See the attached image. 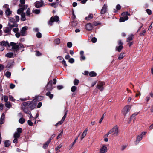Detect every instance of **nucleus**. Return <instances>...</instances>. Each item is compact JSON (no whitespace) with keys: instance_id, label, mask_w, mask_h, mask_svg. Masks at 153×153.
Returning a JSON list of instances; mask_svg holds the SVG:
<instances>
[{"instance_id":"f257e3e1","label":"nucleus","mask_w":153,"mask_h":153,"mask_svg":"<svg viewBox=\"0 0 153 153\" xmlns=\"http://www.w3.org/2000/svg\"><path fill=\"white\" fill-rule=\"evenodd\" d=\"M19 18L18 16H15V19L12 17L9 18L8 26L9 27H6L3 28L4 33L5 34L4 35L10 34L11 29L13 27L17 26L18 25L16 23L19 21Z\"/></svg>"},{"instance_id":"f03ea898","label":"nucleus","mask_w":153,"mask_h":153,"mask_svg":"<svg viewBox=\"0 0 153 153\" xmlns=\"http://www.w3.org/2000/svg\"><path fill=\"white\" fill-rule=\"evenodd\" d=\"M10 45L12 47L11 48L14 52H17L19 49L24 48V46L21 43L11 42L10 43Z\"/></svg>"},{"instance_id":"7ed1b4c3","label":"nucleus","mask_w":153,"mask_h":153,"mask_svg":"<svg viewBox=\"0 0 153 153\" xmlns=\"http://www.w3.org/2000/svg\"><path fill=\"white\" fill-rule=\"evenodd\" d=\"M22 130L20 128H18L17 129V131L15 132L13 134V138H14L13 141V142L16 143L18 142V139L20 136V134L22 132Z\"/></svg>"},{"instance_id":"20e7f679","label":"nucleus","mask_w":153,"mask_h":153,"mask_svg":"<svg viewBox=\"0 0 153 153\" xmlns=\"http://www.w3.org/2000/svg\"><path fill=\"white\" fill-rule=\"evenodd\" d=\"M109 133L111 134L113 133L112 135V137L117 136L119 133L118 128L117 126L116 125L114 127L109 131Z\"/></svg>"},{"instance_id":"39448f33","label":"nucleus","mask_w":153,"mask_h":153,"mask_svg":"<svg viewBox=\"0 0 153 153\" xmlns=\"http://www.w3.org/2000/svg\"><path fill=\"white\" fill-rule=\"evenodd\" d=\"M23 105V106H27L28 108H30L31 110H32L35 108L36 104L33 102L27 101L24 102Z\"/></svg>"},{"instance_id":"423d86ee","label":"nucleus","mask_w":153,"mask_h":153,"mask_svg":"<svg viewBox=\"0 0 153 153\" xmlns=\"http://www.w3.org/2000/svg\"><path fill=\"white\" fill-rule=\"evenodd\" d=\"M146 134V132H143L140 135H138L137 137L136 140L135 142V144H137L142 140V139L144 137V136Z\"/></svg>"},{"instance_id":"0eeeda50","label":"nucleus","mask_w":153,"mask_h":153,"mask_svg":"<svg viewBox=\"0 0 153 153\" xmlns=\"http://www.w3.org/2000/svg\"><path fill=\"white\" fill-rule=\"evenodd\" d=\"M104 85L105 83L104 82L102 81L98 82L97 85V88L100 90L101 91H102L104 89L103 85Z\"/></svg>"},{"instance_id":"6e6552de","label":"nucleus","mask_w":153,"mask_h":153,"mask_svg":"<svg viewBox=\"0 0 153 153\" xmlns=\"http://www.w3.org/2000/svg\"><path fill=\"white\" fill-rule=\"evenodd\" d=\"M131 107L130 106L128 105L125 106L123 109L122 111V114L124 115H126L128 112L129 111Z\"/></svg>"},{"instance_id":"1a4fd4ad","label":"nucleus","mask_w":153,"mask_h":153,"mask_svg":"<svg viewBox=\"0 0 153 153\" xmlns=\"http://www.w3.org/2000/svg\"><path fill=\"white\" fill-rule=\"evenodd\" d=\"M28 29V27L27 26L23 27L21 29L20 33L21 35L22 36H26L27 33L26 30Z\"/></svg>"},{"instance_id":"9d476101","label":"nucleus","mask_w":153,"mask_h":153,"mask_svg":"<svg viewBox=\"0 0 153 153\" xmlns=\"http://www.w3.org/2000/svg\"><path fill=\"white\" fill-rule=\"evenodd\" d=\"M67 112H68V111L67 110L65 111V114H64V115L63 116V117L62 118V119H61V120L59 122H58L55 125V126H57L59 124L60 125H61V124H62L63 123V121H64L65 119V118H66V115H67Z\"/></svg>"},{"instance_id":"9b49d317","label":"nucleus","mask_w":153,"mask_h":153,"mask_svg":"<svg viewBox=\"0 0 153 153\" xmlns=\"http://www.w3.org/2000/svg\"><path fill=\"white\" fill-rule=\"evenodd\" d=\"M107 5L105 4L102 7L100 13L101 14H103L106 13L107 11Z\"/></svg>"},{"instance_id":"f8f14e48","label":"nucleus","mask_w":153,"mask_h":153,"mask_svg":"<svg viewBox=\"0 0 153 153\" xmlns=\"http://www.w3.org/2000/svg\"><path fill=\"white\" fill-rule=\"evenodd\" d=\"M53 88V87L52 81L50 80L46 86V89L48 91L52 90Z\"/></svg>"},{"instance_id":"ddd939ff","label":"nucleus","mask_w":153,"mask_h":153,"mask_svg":"<svg viewBox=\"0 0 153 153\" xmlns=\"http://www.w3.org/2000/svg\"><path fill=\"white\" fill-rule=\"evenodd\" d=\"M43 2L42 1H36L35 3V6L36 7L39 8L42 7L43 5Z\"/></svg>"},{"instance_id":"4468645a","label":"nucleus","mask_w":153,"mask_h":153,"mask_svg":"<svg viewBox=\"0 0 153 153\" xmlns=\"http://www.w3.org/2000/svg\"><path fill=\"white\" fill-rule=\"evenodd\" d=\"M101 153H106L107 151V147L105 145H103L100 149Z\"/></svg>"},{"instance_id":"2eb2a0df","label":"nucleus","mask_w":153,"mask_h":153,"mask_svg":"<svg viewBox=\"0 0 153 153\" xmlns=\"http://www.w3.org/2000/svg\"><path fill=\"white\" fill-rule=\"evenodd\" d=\"M122 16L125 18V19L128 20V17L127 16L128 15H130V14L128 12H125L122 13Z\"/></svg>"},{"instance_id":"dca6fc26","label":"nucleus","mask_w":153,"mask_h":153,"mask_svg":"<svg viewBox=\"0 0 153 153\" xmlns=\"http://www.w3.org/2000/svg\"><path fill=\"white\" fill-rule=\"evenodd\" d=\"M88 128L85 129L83 131L81 137V139L82 140L86 136L87 134Z\"/></svg>"},{"instance_id":"f3484780","label":"nucleus","mask_w":153,"mask_h":153,"mask_svg":"<svg viewBox=\"0 0 153 153\" xmlns=\"http://www.w3.org/2000/svg\"><path fill=\"white\" fill-rule=\"evenodd\" d=\"M93 26L91 23H88L85 25V28L88 30H91L93 28Z\"/></svg>"},{"instance_id":"a211bd4d","label":"nucleus","mask_w":153,"mask_h":153,"mask_svg":"<svg viewBox=\"0 0 153 153\" xmlns=\"http://www.w3.org/2000/svg\"><path fill=\"white\" fill-rule=\"evenodd\" d=\"M0 45L4 46H7L8 47H9L10 45L7 41H2L0 42Z\"/></svg>"},{"instance_id":"6ab92c4d","label":"nucleus","mask_w":153,"mask_h":153,"mask_svg":"<svg viewBox=\"0 0 153 153\" xmlns=\"http://www.w3.org/2000/svg\"><path fill=\"white\" fill-rule=\"evenodd\" d=\"M5 118V115L4 113H3L1 116L0 119V124H2L4 123Z\"/></svg>"},{"instance_id":"aec40b11","label":"nucleus","mask_w":153,"mask_h":153,"mask_svg":"<svg viewBox=\"0 0 153 153\" xmlns=\"http://www.w3.org/2000/svg\"><path fill=\"white\" fill-rule=\"evenodd\" d=\"M78 137H77L74 140V141L72 143V144L69 146V149H70L76 143V140H77Z\"/></svg>"},{"instance_id":"412c9836","label":"nucleus","mask_w":153,"mask_h":153,"mask_svg":"<svg viewBox=\"0 0 153 153\" xmlns=\"http://www.w3.org/2000/svg\"><path fill=\"white\" fill-rule=\"evenodd\" d=\"M123 48V46L122 45H119L118 46H116V48L117 50L120 52Z\"/></svg>"},{"instance_id":"4be33fe9","label":"nucleus","mask_w":153,"mask_h":153,"mask_svg":"<svg viewBox=\"0 0 153 153\" xmlns=\"http://www.w3.org/2000/svg\"><path fill=\"white\" fill-rule=\"evenodd\" d=\"M13 53L10 52L7 53L5 55V56L7 57L11 58L13 57Z\"/></svg>"},{"instance_id":"5701e85b","label":"nucleus","mask_w":153,"mask_h":153,"mask_svg":"<svg viewBox=\"0 0 153 153\" xmlns=\"http://www.w3.org/2000/svg\"><path fill=\"white\" fill-rule=\"evenodd\" d=\"M50 142V140H48L43 145V147L44 149H46L48 146V144Z\"/></svg>"},{"instance_id":"b1692460","label":"nucleus","mask_w":153,"mask_h":153,"mask_svg":"<svg viewBox=\"0 0 153 153\" xmlns=\"http://www.w3.org/2000/svg\"><path fill=\"white\" fill-rule=\"evenodd\" d=\"M54 22V18L53 17H51V18L50 20L48 22V24L51 26L52 25L53 23Z\"/></svg>"},{"instance_id":"393cba45","label":"nucleus","mask_w":153,"mask_h":153,"mask_svg":"<svg viewBox=\"0 0 153 153\" xmlns=\"http://www.w3.org/2000/svg\"><path fill=\"white\" fill-rule=\"evenodd\" d=\"M54 22V18L53 17H51V18L50 20L48 22V24L51 26L52 25L53 23Z\"/></svg>"},{"instance_id":"a878e982","label":"nucleus","mask_w":153,"mask_h":153,"mask_svg":"<svg viewBox=\"0 0 153 153\" xmlns=\"http://www.w3.org/2000/svg\"><path fill=\"white\" fill-rule=\"evenodd\" d=\"M134 37V36L133 34H131L129 35L128 37L127 38V41L129 42L132 40Z\"/></svg>"},{"instance_id":"bb28decb","label":"nucleus","mask_w":153,"mask_h":153,"mask_svg":"<svg viewBox=\"0 0 153 153\" xmlns=\"http://www.w3.org/2000/svg\"><path fill=\"white\" fill-rule=\"evenodd\" d=\"M27 108H28L27 106H23H23H22V108L23 109L24 111L26 113H28L29 112L28 111L27 109Z\"/></svg>"},{"instance_id":"cd10ccee","label":"nucleus","mask_w":153,"mask_h":153,"mask_svg":"<svg viewBox=\"0 0 153 153\" xmlns=\"http://www.w3.org/2000/svg\"><path fill=\"white\" fill-rule=\"evenodd\" d=\"M90 76L91 77L95 76L97 75V74L94 71H91L89 73Z\"/></svg>"},{"instance_id":"c85d7f7f","label":"nucleus","mask_w":153,"mask_h":153,"mask_svg":"<svg viewBox=\"0 0 153 153\" xmlns=\"http://www.w3.org/2000/svg\"><path fill=\"white\" fill-rule=\"evenodd\" d=\"M11 13V11L10 10L9 8H7L5 11L6 14L7 16L10 15Z\"/></svg>"},{"instance_id":"c756f323","label":"nucleus","mask_w":153,"mask_h":153,"mask_svg":"<svg viewBox=\"0 0 153 153\" xmlns=\"http://www.w3.org/2000/svg\"><path fill=\"white\" fill-rule=\"evenodd\" d=\"M10 144V143L9 140H6L4 142V146L6 147H8L9 146Z\"/></svg>"},{"instance_id":"7c9ffc66","label":"nucleus","mask_w":153,"mask_h":153,"mask_svg":"<svg viewBox=\"0 0 153 153\" xmlns=\"http://www.w3.org/2000/svg\"><path fill=\"white\" fill-rule=\"evenodd\" d=\"M125 53H121L120 55L118 58V60H120L122 59L125 56H124Z\"/></svg>"},{"instance_id":"2f4dec72","label":"nucleus","mask_w":153,"mask_h":153,"mask_svg":"<svg viewBox=\"0 0 153 153\" xmlns=\"http://www.w3.org/2000/svg\"><path fill=\"white\" fill-rule=\"evenodd\" d=\"M21 19L23 21H24L26 20L25 17V14L24 13H22L21 14Z\"/></svg>"},{"instance_id":"473e14b6","label":"nucleus","mask_w":153,"mask_h":153,"mask_svg":"<svg viewBox=\"0 0 153 153\" xmlns=\"http://www.w3.org/2000/svg\"><path fill=\"white\" fill-rule=\"evenodd\" d=\"M93 17V16L92 14H90L88 17H86L85 18V19L86 20H88L92 19Z\"/></svg>"},{"instance_id":"72a5a7b5","label":"nucleus","mask_w":153,"mask_h":153,"mask_svg":"<svg viewBox=\"0 0 153 153\" xmlns=\"http://www.w3.org/2000/svg\"><path fill=\"white\" fill-rule=\"evenodd\" d=\"M24 9L23 7L20 8L18 9L17 10V13L18 14H20L22 13V12L24 11Z\"/></svg>"},{"instance_id":"f704fd0d","label":"nucleus","mask_w":153,"mask_h":153,"mask_svg":"<svg viewBox=\"0 0 153 153\" xmlns=\"http://www.w3.org/2000/svg\"><path fill=\"white\" fill-rule=\"evenodd\" d=\"M11 73L10 72L7 71L5 74V75L8 78H10V77Z\"/></svg>"},{"instance_id":"c9c22d12","label":"nucleus","mask_w":153,"mask_h":153,"mask_svg":"<svg viewBox=\"0 0 153 153\" xmlns=\"http://www.w3.org/2000/svg\"><path fill=\"white\" fill-rule=\"evenodd\" d=\"M49 4L51 6L53 7L54 8H56L57 7L58 4L55 3H50Z\"/></svg>"},{"instance_id":"e433bc0d","label":"nucleus","mask_w":153,"mask_h":153,"mask_svg":"<svg viewBox=\"0 0 153 153\" xmlns=\"http://www.w3.org/2000/svg\"><path fill=\"white\" fill-rule=\"evenodd\" d=\"M5 106L7 108H10L11 106V105L10 103L9 102H6V103L5 104Z\"/></svg>"},{"instance_id":"4c0bfd02","label":"nucleus","mask_w":153,"mask_h":153,"mask_svg":"<svg viewBox=\"0 0 153 153\" xmlns=\"http://www.w3.org/2000/svg\"><path fill=\"white\" fill-rule=\"evenodd\" d=\"M25 119L24 118H20L19 120V122L21 124H22L24 123L25 122Z\"/></svg>"},{"instance_id":"58836bf2","label":"nucleus","mask_w":153,"mask_h":153,"mask_svg":"<svg viewBox=\"0 0 153 153\" xmlns=\"http://www.w3.org/2000/svg\"><path fill=\"white\" fill-rule=\"evenodd\" d=\"M13 62H9L8 63L7 67L8 68H11L13 65Z\"/></svg>"},{"instance_id":"ea45409f","label":"nucleus","mask_w":153,"mask_h":153,"mask_svg":"<svg viewBox=\"0 0 153 153\" xmlns=\"http://www.w3.org/2000/svg\"><path fill=\"white\" fill-rule=\"evenodd\" d=\"M78 22L76 21H73L71 23L73 27L76 26Z\"/></svg>"},{"instance_id":"a19ab883","label":"nucleus","mask_w":153,"mask_h":153,"mask_svg":"<svg viewBox=\"0 0 153 153\" xmlns=\"http://www.w3.org/2000/svg\"><path fill=\"white\" fill-rule=\"evenodd\" d=\"M33 11L36 14H39L40 12V10L39 9H36L33 10Z\"/></svg>"},{"instance_id":"79ce46f5","label":"nucleus","mask_w":153,"mask_h":153,"mask_svg":"<svg viewBox=\"0 0 153 153\" xmlns=\"http://www.w3.org/2000/svg\"><path fill=\"white\" fill-rule=\"evenodd\" d=\"M54 21L57 22L59 20V18L57 16H55L53 17Z\"/></svg>"},{"instance_id":"37998d69","label":"nucleus","mask_w":153,"mask_h":153,"mask_svg":"<svg viewBox=\"0 0 153 153\" xmlns=\"http://www.w3.org/2000/svg\"><path fill=\"white\" fill-rule=\"evenodd\" d=\"M63 134V131L62 130L61 132L60 133V134L58 135L57 137V139H58L59 138L61 137L62 136Z\"/></svg>"},{"instance_id":"c03bdc74","label":"nucleus","mask_w":153,"mask_h":153,"mask_svg":"<svg viewBox=\"0 0 153 153\" xmlns=\"http://www.w3.org/2000/svg\"><path fill=\"white\" fill-rule=\"evenodd\" d=\"M76 88L75 86H73L71 88V90L72 92H74L76 90Z\"/></svg>"},{"instance_id":"a18cd8bd","label":"nucleus","mask_w":153,"mask_h":153,"mask_svg":"<svg viewBox=\"0 0 153 153\" xmlns=\"http://www.w3.org/2000/svg\"><path fill=\"white\" fill-rule=\"evenodd\" d=\"M9 100L12 101L14 102L16 100L11 95H9Z\"/></svg>"},{"instance_id":"49530a36","label":"nucleus","mask_w":153,"mask_h":153,"mask_svg":"<svg viewBox=\"0 0 153 153\" xmlns=\"http://www.w3.org/2000/svg\"><path fill=\"white\" fill-rule=\"evenodd\" d=\"M55 42L56 44H59L60 43V39H57L55 40Z\"/></svg>"},{"instance_id":"de8ad7c7","label":"nucleus","mask_w":153,"mask_h":153,"mask_svg":"<svg viewBox=\"0 0 153 153\" xmlns=\"http://www.w3.org/2000/svg\"><path fill=\"white\" fill-rule=\"evenodd\" d=\"M125 20H126L125 19V18L124 17H121L119 19V21L120 22H123Z\"/></svg>"},{"instance_id":"09e8293b","label":"nucleus","mask_w":153,"mask_h":153,"mask_svg":"<svg viewBox=\"0 0 153 153\" xmlns=\"http://www.w3.org/2000/svg\"><path fill=\"white\" fill-rule=\"evenodd\" d=\"M146 12L148 14L150 15L152 14V11L151 10L147 9L146 10Z\"/></svg>"},{"instance_id":"8fccbe9b","label":"nucleus","mask_w":153,"mask_h":153,"mask_svg":"<svg viewBox=\"0 0 153 153\" xmlns=\"http://www.w3.org/2000/svg\"><path fill=\"white\" fill-rule=\"evenodd\" d=\"M36 36L38 38H41L42 37L41 33L40 32H38L36 34Z\"/></svg>"},{"instance_id":"3c124183","label":"nucleus","mask_w":153,"mask_h":153,"mask_svg":"<svg viewBox=\"0 0 153 153\" xmlns=\"http://www.w3.org/2000/svg\"><path fill=\"white\" fill-rule=\"evenodd\" d=\"M72 44L71 42H68L67 43V46L69 48H71L72 46Z\"/></svg>"},{"instance_id":"603ef678","label":"nucleus","mask_w":153,"mask_h":153,"mask_svg":"<svg viewBox=\"0 0 153 153\" xmlns=\"http://www.w3.org/2000/svg\"><path fill=\"white\" fill-rule=\"evenodd\" d=\"M79 82V81L77 79L75 80L74 82V84L75 85H78V83Z\"/></svg>"},{"instance_id":"864d4df0","label":"nucleus","mask_w":153,"mask_h":153,"mask_svg":"<svg viewBox=\"0 0 153 153\" xmlns=\"http://www.w3.org/2000/svg\"><path fill=\"white\" fill-rule=\"evenodd\" d=\"M62 146V145L61 144H59L58 146L57 147L55 148V150L56 151H57L60 148H61Z\"/></svg>"},{"instance_id":"5fc2aeb1","label":"nucleus","mask_w":153,"mask_h":153,"mask_svg":"<svg viewBox=\"0 0 153 153\" xmlns=\"http://www.w3.org/2000/svg\"><path fill=\"white\" fill-rule=\"evenodd\" d=\"M74 60L73 58H71L69 59V62L71 63H72L74 62Z\"/></svg>"},{"instance_id":"6e6d98bb","label":"nucleus","mask_w":153,"mask_h":153,"mask_svg":"<svg viewBox=\"0 0 153 153\" xmlns=\"http://www.w3.org/2000/svg\"><path fill=\"white\" fill-rule=\"evenodd\" d=\"M4 100L5 102H7L8 100V97L7 96H4L3 97Z\"/></svg>"},{"instance_id":"4d7b16f0","label":"nucleus","mask_w":153,"mask_h":153,"mask_svg":"<svg viewBox=\"0 0 153 153\" xmlns=\"http://www.w3.org/2000/svg\"><path fill=\"white\" fill-rule=\"evenodd\" d=\"M97 38L95 37L91 39V41L93 43H95L97 41Z\"/></svg>"},{"instance_id":"13d9d810","label":"nucleus","mask_w":153,"mask_h":153,"mask_svg":"<svg viewBox=\"0 0 153 153\" xmlns=\"http://www.w3.org/2000/svg\"><path fill=\"white\" fill-rule=\"evenodd\" d=\"M146 31L145 30H144L143 31V32L140 33V36H142L144 35L145 33H146Z\"/></svg>"},{"instance_id":"bf43d9fd","label":"nucleus","mask_w":153,"mask_h":153,"mask_svg":"<svg viewBox=\"0 0 153 153\" xmlns=\"http://www.w3.org/2000/svg\"><path fill=\"white\" fill-rule=\"evenodd\" d=\"M100 24L99 22H93V25L94 26H97L100 25Z\"/></svg>"},{"instance_id":"052dcab7","label":"nucleus","mask_w":153,"mask_h":153,"mask_svg":"<svg viewBox=\"0 0 153 153\" xmlns=\"http://www.w3.org/2000/svg\"><path fill=\"white\" fill-rule=\"evenodd\" d=\"M30 14V11L29 9H28L26 12V15L27 16H29Z\"/></svg>"},{"instance_id":"680f3d73","label":"nucleus","mask_w":153,"mask_h":153,"mask_svg":"<svg viewBox=\"0 0 153 153\" xmlns=\"http://www.w3.org/2000/svg\"><path fill=\"white\" fill-rule=\"evenodd\" d=\"M28 124L30 126H32L33 125V123L31 122V120H29L28 121Z\"/></svg>"},{"instance_id":"e2e57ef3","label":"nucleus","mask_w":153,"mask_h":153,"mask_svg":"<svg viewBox=\"0 0 153 153\" xmlns=\"http://www.w3.org/2000/svg\"><path fill=\"white\" fill-rule=\"evenodd\" d=\"M12 30L14 32L16 33L18 31L19 29L18 28L16 27L15 28H13Z\"/></svg>"},{"instance_id":"0e129e2a","label":"nucleus","mask_w":153,"mask_h":153,"mask_svg":"<svg viewBox=\"0 0 153 153\" xmlns=\"http://www.w3.org/2000/svg\"><path fill=\"white\" fill-rule=\"evenodd\" d=\"M150 97L149 96H147L145 98V100L146 102H148L150 100Z\"/></svg>"},{"instance_id":"69168bd1","label":"nucleus","mask_w":153,"mask_h":153,"mask_svg":"<svg viewBox=\"0 0 153 153\" xmlns=\"http://www.w3.org/2000/svg\"><path fill=\"white\" fill-rule=\"evenodd\" d=\"M85 59V57L84 55L81 56V57H80L81 60L82 61V60H84Z\"/></svg>"},{"instance_id":"338daca9","label":"nucleus","mask_w":153,"mask_h":153,"mask_svg":"<svg viewBox=\"0 0 153 153\" xmlns=\"http://www.w3.org/2000/svg\"><path fill=\"white\" fill-rule=\"evenodd\" d=\"M15 87V85L13 84H10V88L11 89H13Z\"/></svg>"},{"instance_id":"774afa93","label":"nucleus","mask_w":153,"mask_h":153,"mask_svg":"<svg viewBox=\"0 0 153 153\" xmlns=\"http://www.w3.org/2000/svg\"><path fill=\"white\" fill-rule=\"evenodd\" d=\"M57 89L59 90H60L63 88V86L62 85H58L57 86Z\"/></svg>"}]
</instances>
